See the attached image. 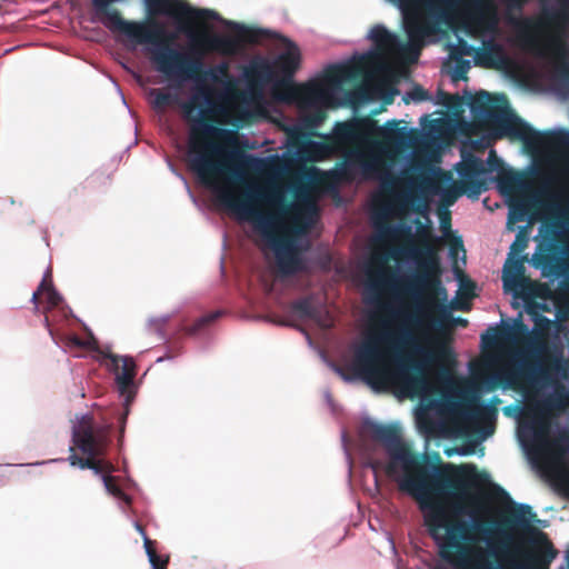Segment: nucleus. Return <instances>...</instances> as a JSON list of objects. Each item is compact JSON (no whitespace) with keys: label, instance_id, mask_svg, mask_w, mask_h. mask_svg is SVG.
<instances>
[{"label":"nucleus","instance_id":"15","mask_svg":"<svg viewBox=\"0 0 569 569\" xmlns=\"http://www.w3.org/2000/svg\"><path fill=\"white\" fill-rule=\"evenodd\" d=\"M517 439L529 461L537 467L558 463L569 453V436L560 433L552 439L549 422L539 417L520 421Z\"/></svg>","mask_w":569,"mask_h":569},{"label":"nucleus","instance_id":"38","mask_svg":"<svg viewBox=\"0 0 569 569\" xmlns=\"http://www.w3.org/2000/svg\"><path fill=\"white\" fill-rule=\"evenodd\" d=\"M222 316V311L217 310L200 317L191 327L186 328L188 335H196L206 326H209Z\"/></svg>","mask_w":569,"mask_h":569},{"label":"nucleus","instance_id":"10","mask_svg":"<svg viewBox=\"0 0 569 569\" xmlns=\"http://www.w3.org/2000/svg\"><path fill=\"white\" fill-rule=\"evenodd\" d=\"M159 11L178 21L183 17L212 19L237 31V36L199 33L190 24L184 22L179 23L178 31L184 33L190 41L202 43L208 50L217 51L222 54L237 53L243 42L256 41L263 32L262 30L253 29L240 22L223 19L212 9H193L186 2L179 0H159Z\"/></svg>","mask_w":569,"mask_h":569},{"label":"nucleus","instance_id":"30","mask_svg":"<svg viewBox=\"0 0 569 569\" xmlns=\"http://www.w3.org/2000/svg\"><path fill=\"white\" fill-rule=\"evenodd\" d=\"M528 326L523 323L521 315L512 320V322L501 320L500 337L501 340L508 342H518L520 337L528 335Z\"/></svg>","mask_w":569,"mask_h":569},{"label":"nucleus","instance_id":"46","mask_svg":"<svg viewBox=\"0 0 569 569\" xmlns=\"http://www.w3.org/2000/svg\"><path fill=\"white\" fill-rule=\"evenodd\" d=\"M541 192H547L550 196V198L553 199V201H551L548 204V209L550 210V212L559 214L562 210L561 204L559 202V194L550 192L548 188L541 189Z\"/></svg>","mask_w":569,"mask_h":569},{"label":"nucleus","instance_id":"1","mask_svg":"<svg viewBox=\"0 0 569 569\" xmlns=\"http://www.w3.org/2000/svg\"><path fill=\"white\" fill-rule=\"evenodd\" d=\"M180 110L188 128V152L190 167L199 179L211 187L220 202L233 210L238 218L253 223L272 249L279 270L293 274L301 268L297 250L298 237L306 236L312 228L317 206L312 199L311 186L298 179L283 187L278 183L261 186L246 183L242 194L229 183L219 184L216 177L230 170L229 162L241 158L243 164L281 176L290 170L292 158L288 153H273L263 158L230 150L222 142L229 141L232 132L213 123L223 116V104L211 97V89L200 86L193 94L181 101Z\"/></svg>","mask_w":569,"mask_h":569},{"label":"nucleus","instance_id":"18","mask_svg":"<svg viewBox=\"0 0 569 569\" xmlns=\"http://www.w3.org/2000/svg\"><path fill=\"white\" fill-rule=\"evenodd\" d=\"M98 360L114 375L116 389L119 396H127L130 399L133 392L138 391V386L134 381L137 366L133 358L118 356L109 350H104L100 351Z\"/></svg>","mask_w":569,"mask_h":569},{"label":"nucleus","instance_id":"17","mask_svg":"<svg viewBox=\"0 0 569 569\" xmlns=\"http://www.w3.org/2000/svg\"><path fill=\"white\" fill-rule=\"evenodd\" d=\"M497 7L505 6L500 17L511 28V34L506 38V43L515 49L532 56V52H541L543 47L539 42V28L535 19L522 16L526 0H496ZM500 11V8H498Z\"/></svg>","mask_w":569,"mask_h":569},{"label":"nucleus","instance_id":"24","mask_svg":"<svg viewBox=\"0 0 569 569\" xmlns=\"http://www.w3.org/2000/svg\"><path fill=\"white\" fill-rule=\"evenodd\" d=\"M499 403H501V399L497 396L491 397L488 402H482L479 392L472 391L463 410V416L468 419H496Z\"/></svg>","mask_w":569,"mask_h":569},{"label":"nucleus","instance_id":"55","mask_svg":"<svg viewBox=\"0 0 569 569\" xmlns=\"http://www.w3.org/2000/svg\"><path fill=\"white\" fill-rule=\"evenodd\" d=\"M44 289H46V277L42 279L38 290L36 292L32 293V297H31V301L32 302H37V299H38V295L41 292V293H44Z\"/></svg>","mask_w":569,"mask_h":569},{"label":"nucleus","instance_id":"31","mask_svg":"<svg viewBox=\"0 0 569 569\" xmlns=\"http://www.w3.org/2000/svg\"><path fill=\"white\" fill-rule=\"evenodd\" d=\"M416 425L419 433L422 435L427 441L442 427L440 421L432 419L423 409L417 412Z\"/></svg>","mask_w":569,"mask_h":569},{"label":"nucleus","instance_id":"61","mask_svg":"<svg viewBox=\"0 0 569 569\" xmlns=\"http://www.w3.org/2000/svg\"><path fill=\"white\" fill-rule=\"evenodd\" d=\"M446 98H447V96L442 91H439L435 103H438V104L445 103Z\"/></svg>","mask_w":569,"mask_h":569},{"label":"nucleus","instance_id":"51","mask_svg":"<svg viewBox=\"0 0 569 569\" xmlns=\"http://www.w3.org/2000/svg\"><path fill=\"white\" fill-rule=\"evenodd\" d=\"M553 229L559 231V237L567 230V222L560 218H555L548 221Z\"/></svg>","mask_w":569,"mask_h":569},{"label":"nucleus","instance_id":"2","mask_svg":"<svg viewBox=\"0 0 569 569\" xmlns=\"http://www.w3.org/2000/svg\"><path fill=\"white\" fill-rule=\"evenodd\" d=\"M368 425L389 457L387 472L395 476L399 469L402 471L399 489L416 499L438 557L461 540H473L475 532H488L483 521L463 503L466 483L450 475V465L433 463L426 453L415 452L413 443L402 439L399 422Z\"/></svg>","mask_w":569,"mask_h":569},{"label":"nucleus","instance_id":"49","mask_svg":"<svg viewBox=\"0 0 569 569\" xmlns=\"http://www.w3.org/2000/svg\"><path fill=\"white\" fill-rule=\"evenodd\" d=\"M83 348L96 351L98 353V357H100V351H104L98 346V340L92 333H90L89 337L86 340H83Z\"/></svg>","mask_w":569,"mask_h":569},{"label":"nucleus","instance_id":"12","mask_svg":"<svg viewBox=\"0 0 569 569\" xmlns=\"http://www.w3.org/2000/svg\"><path fill=\"white\" fill-rule=\"evenodd\" d=\"M526 352L532 358V361L520 359L519 371L527 385L537 393L551 389V392L543 399V405L547 408L562 409L569 406V362L562 352L558 351L552 355V368L559 378L567 381V386L557 381L543 361V357L548 352V343L545 340H531L526 347Z\"/></svg>","mask_w":569,"mask_h":569},{"label":"nucleus","instance_id":"40","mask_svg":"<svg viewBox=\"0 0 569 569\" xmlns=\"http://www.w3.org/2000/svg\"><path fill=\"white\" fill-rule=\"evenodd\" d=\"M150 94L153 97L152 104L156 109H163L173 101V96L171 93L159 89H151Z\"/></svg>","mask_w":569,"mask_h":569},{"label":"nucleus","instance_id":"6","mask_svg":"<svg viewBox=\"0 0 569 569\" xmlns=\"http://www.w3.org/2000/svg\"><path fill=\"white\" fill-rule=\"evenodd\" d=\"M430 10L438 23H472L480 36V44L473 54L475 66L495 70L510 67L507 48L498 41L501 17L496 0H433Z\"/></svg>","mask_w":569,"mask_h":569},{"label":"nucleus","instance_id":"63","mask_svg":"<svg viewBox=\"0 0 569 569\" xmlns=\"http://www.w3.org/2000/svg\"><path fill=\"white\" fill-rule=\"evenodd\" d=\"M412 223L417 227L418 230H423L425 226L421 223L419 218H415Z\"/></svg>","mask_w":569,"mask_h":569},{"label":"nucleus","instance_id":"58","mask_svg":"<svg viewBox=\"0 0 569 569\" xmlns=\"http://www.w3.org/2000/svg\"><path fill=\"white\" fill-rule=\"evenodd\" d=\"M169 168H170V170H171L176 176H178V177L182 180V182H183V183H184V186H186V189H187L188 193H189V194H191L190 187H189V184H188L187 180L184 179V177H183V176H181L180 173H178V172L174 170V168L172 167V164H171L170 162H169Z\"/></svg>","mask_w":569,"mask_h":569},{"label":"nucleus","instance_id":"9","mask_svg":"<svg viewBox=\"0 0 569 569\" xmlns=\"http://www.w3.org/2000/svg\"><path fill=\"white\" fill-rule=\"evenodd\" d=\"M376 130L373 120H351L336 122L333 136L346 144L355 147L347 150L343 160L336 168L337 176L342 179H352L357 173L363 178H378L383 167L392 161H385L387 146L382 141L371 138Z\"/></svg>","mask_w":569,"mask_h":569},{"label":"nucleus","instance_id":"35","mask_svg":"<svg viewBox=\"0 0 569 569\" xmlns=\"http://www.w3.org/2000/svg\"><path fill=\"white\" fill-rule=\"evenodd\" d=\"M477 47L468 43L462 38H457V41L450 44L449 57L452 58H465L466 56H472L476 52Z\"/></svg>","mask_w":569,"mask_h":569},{"label":"nucleus","instance_id":"48","mask_svg":"<svg viewBox=\"0 0 569 569\" xmlns=\"http://www.w3.org/2000/svg\"><path fill=\"white\" fill-rule=\"evenodd\" d=\"M502 412L512 418H519L523 412V407L520 403L508 405L502 408Z\"/></svg>","mask_w":569,"mask_h":569},{"label":"nucleus","instance_id":"50","mask_svg":"<svg viewBox=\"0 0 569 569\" xmlns=\"http://www.w3.org/2000/svg\"><path fill=\"white\" fill-rule=\"evenodd\" d=\"M148 560L152 569H166L167 567V560H160L156 552H149Z\"/></svg>","mask_w":569,"mask_h":569},{"label":"nucleus","instance_id":"34","mask_svg":"<svg viewBox=\"0 0 569 569\" xmlns=\"http://www.w3.org/2000/svg\"><path fill=\"white\" fill-rule=\"evenodd\" d=\"M291 311L300 319H315L317 310L309 298H302L291 303Z\"/></svg>","mask_w":569,"mask_h":569},{"label":"nucleus","instance_id":"5","mask_svg":"<svg viewBox=\"0 0 569 569\" xmlns=\"http://www.w3.org/2000/svg\"><path fill=\"white\" fill-rule=\"evenodd\" d=\"M253 76L261 83H271L270 97L276 102L293 104L301 111H311L300 118L293 131H311L325 120V110L335 103L336 94L343 84L353 82L361 76L356 63L335 66L323 81L309 80L296 84L286 78H276L270 64L261 63L253 69Z\"/></svg>","mask_w":569,"mask_h":569},{"label":"nucleus","instance_id":"4","mask_svg":"<svg viewBox=\"0 0 569 569\" xmlns=\"http://www.w3.org/2000/svg\"><path fill=\"white\" fill-rule=\"evenodd\" d=\"M391 318L400 320V323L391 329L389 321H382L377 331H370L355 347L352 368L367 385L373 389L387 388L396 373L391 367L395 358L398 366L399 359L407 361L410 355L403 351L410 349L411 355L416 346L421 341L413 328H421L428 315L409 311L403 308H392Z\"/></svg>","mask_w":569,"mask_h":569},{"label":"nucleus","instance_id":"57","mask_svg":"<svg viewBox=\"0 0 569 569\" xmlns=\"http://www.w3.org/2000/svg\"><path fill=\"white\" fill-rule=\"evenodd\" d=\"M151 545H152V541L148 537H144L143 538V547H144L147 557H149V552H154V550L151 548Z\"/></svg>","mask_w":569,"mask_h":569},{"label":"nucleus","instance_id":"41","mask_svg":"<svg viewBox=\"0 0 569 569\" xmlns=\"http://www.w3.org/2000/svg\"><path fill=\"white\" fill-rule=\"evenodd\" d=\"M497 388L501 389V383L499 380V375H496V371H495L493 373H491L482 379L480 388L477 391L479 392V395H481V393L491 392Z\"/></svg>","mask_w":569,"mask_h":569},{"label":"nucleus","instance_id":"43","mask_svg":"<svg viewBox=\"0 0 569 569\" xmlns=\"http://www.w3.org/2000/svg\"><path fill=\"white\" fill-rule=\"evenodd\" d=\"M481 342L486 347H492L496 346L501 339L500 337V329L495 328H488L483 333H481Z\"/></svg>","mask_w":569,"mask_h":569},{"label":"nucleus","instance_id":"8","mask_svg":"<svg viewBox=\"0 0 569 569\" xmlns=\"http://www.w3.org/2000/svg\"><path fill=\"white\" fill-rule=\"evenodd\" d=\"M540 17L539 42L541 52H532L545 61L559 96L569 98V0H538Z\"/></svg>","mask_w":569,"mask_h":569},{"label":"nucleus","instance_id":"56","mask_svg":"<svg viewBox=\"0 0 569 569\" xmlns=\"http://www.w3.org/2000/svg\"><path fill=\"white\" fill-rule=\"evenodd\" d=\"M335 372H337L345 381H352V378L347 376L341 368L337 367L336 365H330Z\"/></svg>","mask_w":569,"mask_h":569},{"label":"nucleus","instance_id":"3","mask_svg":"<svg viewBox=\"0 0 569 569\" xmlns=\"http://www.w3.org/2000/svg\"><path fill=\"white\" fill-rule=\"evenodd\" d=\"M441 169L431 163L430 156L423 151H410L402 164L387 163L378 174L379 191L373 197L371 212L372 226L381 239H398L409 233L411 223H388L389 219H402L411 212L423 217L428 214V203L421 196L423 188L430 187L432 178Z\"/></svg>","mask_w":569,"mask_h":569},{"label":"nucleus","instance_id":"23","mask_svg":"<svg viewBox=\"0 0 569 569\" xmlns=\"http://www.w3.org/2000/svg\"><path fill=\"white\" fill-rule=\"evenodd\" d=\"M397 254L405 257L409 262L415 264L417 269H437L438 260L435 248L430 243L422 247L412 244L409 247H399Z\"/></svg>","mask_w":569,"mask_h":569},{"label":"nucleus","instance_id":"54","mask_svg":"<svg viewBox=\"0 0 569 569\" xmlns=\"http://www.w3.org/2000/svg\"><path fill=\"white\" fill-rule=\"evenodd\" d=\"M231 172L232 177L238 181H243L246 179V173L241 168H234Z\"/></svg>","mask_w":569,"mask_h":569},{"label":"nucleus","instance_id":"29","mask_svg":"<svg viewBox=\"0 0 569 569\" xmlns=\"http://www.w3.org/2000/svg\"><path fill=\"white\" fill-rule=\"evenodd\" d=\"M523 270L522 258L513 257V254L509 253L508 260L503 266V283L507 286L509 282H513L517 287L515 291V296L521 295L523 284L518 281L517 276L520 274Z\"/></svg>","mask_w":569,"mask_h":569},{"label":"nucleus","instance_id":"59","mask_svg":"<svg viewBox=\"0 0 569 569\" xmlns=\"http://www.w3.org/2000/svg\"><path fill=\"white\" fill-rule=\"evenodd\" d=\"M557 552L555 551V549L551 547V546H548L546 548V558H547V561L550 562L552 559H555Z\"/></svg>","mask_w":569,"mask_h":569},{"label":"nucleus","instance_id":"7","mask_svg":"<svg viewBox=\"0 0 569 569\" xmlns=\"http://www.w3.org/2000/svg\"><path fill=\"white\" fill-rule=\"evenodd\" d=\"M467 106L473 116L493 123L501 137L521 141L532 154L548 153L560 146L569 147V129L563 127L535 129L510 109L505 94L496 98L486 91H480L476 96L468 94Z\"/></svg>","mask_w":569,"mask_h":569},{"label":"nucleus","instance_id":"52","mask_svg":"<svg viewBox=\"0 0 569 569\" xmlns=\"http://www.w3.org/2000/svg\"><path fill=\"white\" fill-rule=\"evenodd\" d=\"M440 227L442 229L443 234H447L450 230V218L448 213L443 214L440 219Z\"/></svg>","mask_w":569,"mask_h":569},{"label":"nucleus","instance_id":"64","mask_svg":"<svg viewBox=\"0 0 569 569\" xmlns=\"http://www.w3.org/2000/svg\"><path fill=\"white\" fill-rule=\"evenodd\" d=\"M134 528H136V530L141 535L142 539H143L144 537H147V535H146V532H144L143 528H142L138 522H136V523H134Z\"/></svg>","mask_w":569,"mask_h":569},{"label":"nucleus","instance_id":"22","mask_svg":"<svg viewBox=\"0 0 569 569\" xmlns=\"http://www.w3.org/2000/svg\"><path fill=\"white\" fill-rule=\"evenodd\" d=\"M279 50L280 52L274 59V66L281 71L282 78L292 82L293 73L299 68L300 51L293 42L284 37L280 38Z\"/></svg>","mask_w":569,"mask_h":569},{"label":"nucleus","instance_id":"36","mask_svg":"<svg viewBox=\"0 0 569 569\" xmlns=\"http://www.w3.org/2000/svg\"><path fill=\"white\" fill-rule=\"evenodd\" d=\"M529 242V224H523L516 233L515 240L510 246V254L521 252Z\"/></svg>","mask_w":569,"mask_h":569},{"label":"nucleus","instance_id":"60","mask_svg":"<svg viewBox=\"0 0 569 569\" xmlns=\"http://www.w3.org/2000/svg\"><path fill=\"white\" fill-rule=\"evenodd\" d=\"M306 338L307 340V343L310 348H313V342H312V339L310 337V335L301 327H296Z\"/></svg>","mask_w":569,"mask_h":569},{"label":"nucleus","instance_id":"37","mask_svg":"<svg viewBox=\"0 0 569 569\" xmlns=\"http://www.w3.org/2000/svg\"><path fill=\"white\" fill-rule=\"evenodd\" d=\"M452 70H451V77L455 81L457 80H466L467 73L471 67V60L466 58H452L451 59Z\"/></svg>","mask_w":569,"mask_h":569},{"label":"nucleus","instance_id":"14","mask_svg":"<svg viewBox=\"0 0 569 569\" xmlns=\"http://www.w3.org/2000/svg\"><path fill=\"white\" fill-rule=\"evenodd\" d=\"M447 351L443 343L430 347L420 342L407 361L399 359L392 381L387 387L396 388L402 397L410 399L425 396L430 390L429 368L442 360Z\"/></svg>","mask_w":569,"mask_h":569},{"label":"nucleus","instance_id":"62","mask_svg":"<svg viewBox=\"0 0 569 569\" xmlns=\"http://www.w3.org/2000/svg\"><path fill=\"white\" fill-rule=\"evenodd\" d=\"M71 342L74 345V346H78V347H81L83 348V340L77 338V337H72L71 338Z\"/></svg>","mask_w":569,"mask_h":569},{"label":"nucleus","instance_id":"44","mask_svg":"<svg viewBox=\"0 0 569 569\" xmlns=\"http://www.w3.org/2000/svg\"><path fill=\"white\" fill-rule=\"evenodd\" d=\"M171 318V315H162L160 317H151L148 319V325L156 329L157 333L163 338V331L161 329V326L168 322Z\"/></svg>","mask_w":569,"mask_h":569},{"label":"nucleus","instance_id":"28","mask_svg":"<svg viewBox=\"0 0 569 569\" xmlns=\"http://www.w3.org/2000/svg\"><path fill=\"white\" fill-rule=\"evenodd\" d=\"M510 516L513 522L522 529H529L531 525L547 526L545 520L537 519L536 512L528 503H517V507L510 510Z\"/></svg>","mask_w":569,"mask_h":569},{"label":"nucleus","instance_id":"45","mask_svg":"<svg viewBox=\"0 0 569 569\" xmlns=\"http://www.w3.org/2000/svg\"><path fill=\"white\" fill-rule=\"evenodd\" d=\"M249 94L251 101L256 104L258 112L263 114L266 101L262 91L260 89H252Z\"/></svg>","mask_w":569,"mask_h":569},{"label":"nucleus","instance_id":"16","mask_svg":"<svg viewBox=\"0 0 569 569\" xmlns=\"http://www.w3.org/2000/svg\"><path fill=\"white\" fill-rule=\"evenodd\" d=\"M559 231L548 221L541 222L535 236L537 246L531 257V266L540 270L543 278L561 283L569 282V246L558 240Z\"/></svg>","mask_w":569,"mask_h":569},{"label":"nucleus","instance_id":"42","mask_svg":"<svg viewBox=\"0 0 569 569\" xmlns=\"http://www.w3.org/2000/svg\"><path fill=\"white\" fill-rule=\"evenodd\" d=\"M136 396H137V391L133 392V395L131 396L130 399H128L127 396H119L122 399V407H123V411L120 413V416L118 418L120 435H122L124 432L127 418L130 413V405L134 400Z\"/></svg>","mask_w":569,"mask_h":569},{"label":"nucleus","instance_id":"13","mask_svg":"<svg viewBox=\"0 0 569 569\" xmlns=\"http://www.w3.org/2000/svg\"><path fill=\"white\" fill-rule=\"evenodd\" d=\"M495 531L499 536L496 543L486 537L482 546L473 535V540H461L438 557L435 569H506L500 560L518 555L520 547L512 532L498 526Z\"/></svg>","mask_w":569,"mask_h":569},{"label":"nucleus","instance_id":"26","mask_svg":"<svg viewBox=\"0 0 569 569\" xmlns=\"http://www.w3.org/2000/svg\"><path fill=\"white\" fill-rule=\"evenodd\" d=\"M367 37L375 42L376 48L368 50L365 54H362L361 59L376 56L378 50L389 51L392 49H398L402 51V40H400L397 34L388 31L381 24L372 27L369 30Z\"/></svg>","mask_w":569,"mask_h":569},{"label":"nucleus","instance_id":"39","mask_svg":"<svg viewBox=\"0 0 569 569\" xmlns=\"http://www.w3.org/2000/svg\"><path fill=\"white\" fill-rule=\"evenodd\" d=\"M429 100H431L430 94L421 86H413L402 97V101L405 103H409V102L419 103V102L429 101Z\"/></svg>","mask_w":569,"mask_h":569},{"label":"nucleus","instance_id":"27","mask_svg":"<svg viewBox=\"0 0 569 569\" xmlns=\"http://www.w3.org/2000/svg\"><path fill=\"white\" fill-rule=\"evenodd\" d=\"M486 172H487V180H492L493 178L491 174L496 172L499 177V187L502 191H511L516 183L522 184L523 181L512 174V173H506L503 169V162L502 160L496 154L495 150H490L486 160Z\"/></svg>","mask_w":569,"mask_h":569},{"label":"nucleus","instance_id":"32","mask_svg":"<svg viewBox=\"0 0 569 569\" xmlns=\"http://www.w3.org/2000/svg\"><path fill=\"white\" fill-rule=\"evenodd\" d=\"M529 202L526 199H515L509 203L507 228L513 230V223L527 219Z\"/></svg>","mask_w":569,"mask_h":569},{"label":"nucleus","instance_id":"53","mask_svg":"<svg viewBox=\"0 0 569 569\" xmlns=\"http://www.w3.org/2000/svg\"><path fill=\"white\" fill-rule=\"evenodd\" d=\"M510 565L516 569H535L531 565L517 561L515 557L510 561Z\"/></svg>","mask_w":569,"mask_h":569},{"label":"nucleus","instance_id":"47","mask_svg":"<svg viewBox=\"0 0 569 569\" xmlns=\"http://www.w3.org/2000/svg\"><path fill=\"white\" fill-rule=\"evenodd\" d=\"M44 293H47V300L51 307L58 306L60 303V301L62 300V297L60 296V293L57 292L54 290V288H52V286H48L47 283H46Z\"/></svg>","mask_w":569,"mask_h":569},{"label":"nucleus","instance_id":"33","mask_svg":"<svg viewBox=\"0 0 569 569\" xmlns=\"http://www.w3.org/2000/svg\"><path fill=\"white\" fill-rule=\"evenodd\" d=\"M496 375H499L501 390L503 392H506L509 389H518V380L519 378H523V376L519 371V360L517 361L516 369H500L496 371Z\"/></svg>","mask_w":569,"mask_h":569},{"label":"nucleus","instance_id":"20","mask_svg":"<svg viewBox=\"0 0 569 569\" xmlns=\"http://www.w3.org/2000/svg\"><path fill=\"white\" fill-rule=\"evenodd\" d=\"M184 53L190 59H193L187 52H184ZM196 59L201 62V67L196 71L193 78L182 80V79L176 78V77H172V78L167 77L168 80L176 81L179 84L187 82V81H194L196 86H194L192 92L190 93V96L188 97V99L193 94V92L197 91V89L200 86L208 87V84H206L203 82V80H210L211 82L218 83V82H222L228 77L229 64L227 62H220L218 64L207 67L206 69L202 70V67H203L202 60L200 58H196ZM163 77L166 78V76H163ZM209 88L211 89V97L213 99H217L218 101H220L223 104L224 109L227 110V107L224 103L227 100V91L214 93L213 88L211 86H209ZM226 113H227V111L223 114H226Z\"/></svg>","mask_w":569,"mask_h":569},{"label":"nucleus","instance_id":"21","mask_svg":"<svg viewBox=\"0 0 569 569\" xmlns=\"http://www.w3.org/2000/svg\"><path fill=\"white\" fill-rule=\"evenodd\" d=\"M436 269H417L402 278V289L413 299L416 312L427 313L425 295L431 284L432 273Z\"/></svg>","mask_w":569,"mask_h":569},{"label":"nucleus","instance_id":"25","mask_svg":"<svg viewBox=\"0 0 569 569\" xmlns=\"http://www.w3.org/2000/svg\"><path fill=\"white\" fill-rule=\"evenodd\" d=\"M412 128H408L407 126H400V121L397 120H388L383 126L379 127V132L383 139V144H393L397 149L403 150L411 143L413 140L411 139Z\"/></svg>","mask_w":569,"mask_h":569},{"label":"nucleus","instance_id":"19","mask_svg":"<svg viewBox=\"0 0 569 569\" xmlns=\"http://www.w3.org/2000/svg\"><path fill=\"white\" fill-rule=\"evenodd\" d=\"M463 192L470 199H478L487 190V172L483 161L476 156L463 157L456 166Z\"/></svg>","mask_w":569,"mask_h":569},{"label":"nucleus","instance_id":"11","mask_svg":"<svg viewBox=\"0 0 569 569\" xmlns=\"http://www.w3.org/2000/svg\"><path fill=\"white\" fill-rule=\"evenodd\" d=\"M71 425L73 445L87 458H79L74 452V448L70 447V456L68 458L70 465L79 469L92 470L96 476L100 477L109 495L129 505L131 498L116 483V478L110 476L113 471V466L97 459L103 453L109 426L97 427L93 423L92 416L88 413L76 415L71 420Z\"/></svg>","mask_w":569,"mask_h":569}]
</instances>
